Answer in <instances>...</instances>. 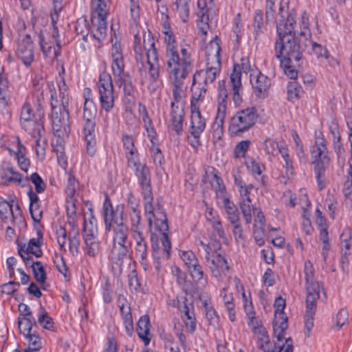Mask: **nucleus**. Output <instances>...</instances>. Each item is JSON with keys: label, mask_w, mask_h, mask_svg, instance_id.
I'll return each mask as SVG.
<instances>
[{"label": "nucleus", "mask_w": 352, "mask_h": 352, "mask_svg": "<svg viewBox=\"0 0 352 352\" xmlns=\"http://www.w3.org/2000/svg\"><path fill=\"white\" fill-rule=\"evenodd\" d=\"M177 307L181 313V317L185 324V327L190 333H193L196 330V318L194 313V304L192 300L189 301L186 296L177 297Z\"/></svg>", "instance_id": "f8f14e48"}, {"label": "nucleus", "mask_w": 352, "mask_h": 352, "mask_svg": "<svg viewBox=\"0 0 352 352\" xmlns=\"http://www.w3.org/2000/svg\"><path fill=\"white\" fill-rule=\"evenodd\" d=\"M254 333L258 336V348L263 352H276V349H272L270 337L265 327L257 329Z\"/></svg>", "instance_id": "7c9ffc66"}, {"label": "nucleus", "mask_w": 352, "mask_h": 352, "mask_svg": "<svg viewBox=\"0 0 352 352\" xmlns=\"http://www.w3.org/2000/svg\"><path fill=\"white\" fill-rule=\"evenodd\" d=\"M306 306L311 307H317V300L320 298V292L322 288V285L320 282H315L306 284Z\"/></svg>", "instance_id": "5701e85b"}, {"label": "nucleus", "mask_w": 352, "mask_h": 352, "mask_svg": "<svg viewBox=\"0 0 352 352\" xmlns=\"http://www.w3.org/2000/svg\"><path fill=\"white\" fill-rule=\"evenodd\" d=\"M264 150L268 154L275 156L279 153L280 146L274 140L267 138L263 142Z\"/></svg>", "instance_id": "6e6d98bb"}, {"label": "nucleus", "mask_w": 352, "mask_h": 352, "mask_svg": "<svg viewBox=\"0 0 352 352\" xmlns=\"http://www.w3.org/2000/svg\"><path fill=\"white\" fill-rule=\"evenodd\" d=\"M124 206L117 205L113 207L109 197L106 195L102 206V217L104 222L105 231H113V249L117 248L116 244L126 243L128 241L129 229L123 222Z\"/></svg>", "instance_id": "f03ea898"}, {"label": "nucleus", "mask_w": 352, "mask_h": 352, "mask_svg": "<svg viewBox=\"0 0 352 352\" xmlns=\"http://www.w3.org/2000/svg\"><path fill=\"white\" fill-rule=\"evenodd\" d=\"M185 112L184 109L171 108L170 111V128L177 135H179L183 131V122Z\"/></svg>", "instance_id": "bb28decb"}, {"label": "nucleus", "mask_w": 352, "mask_h": 352, "mask_svg": "<svg viewBox=\"0 0 352 352\" xmlns=\"http://www.w3.org/2000/svg\"><path fill=\"white\" fill-rule=\"evenodd\" d=\"M201 74V73L200 72H195L193 75L192 83L191 86L192 99L193 100H200L202 97H204L207 90V88L206 87V85H204L201 86V83H198L197 85L198 77Z\"/></svg>", "instance_id": "e433bc0d"}, {"label": "nucleus", "mask_w": 352, "mask_h": 352, "mask_svg": "<svg viewBox=\"0 0 352 352\" xmlns=\"http://www.w3.org/2000/svg\"><path fill=\"white\" fill-rule=\"evenodd\" d=\"M206 126V119L201 116V112L192 102H191L190 125L189 128L190 135L188 140L190 144L195 148H197L201 144L200 135Z\"/></svg>", "instance_id": "9b49d317"}, {"label": "nucleus", "mask_w": 352, "mask_h": 352, "mask_svg": "<svg viewBox=\"0 0 352 352\" xmlns=\"http://www.w3.org/2000/svg\"><path fill=\"white\" fill-rule=\"evenodd\" d=\"M316 307H311L306 306V312L304 317L305 334L307 337L310 336L311 331L314 327V316Z\"/></svg>", "instance_id": "a18cd8bd"}, {"label": "nucleus", "mask_w": 352, "mask_h": 352, "mask_svg": "<svg viewBox=\"0 0 352 352\" xmlns=\"http://www.w3.org/2000/svg\"><path fill=\"white\" fill-rule=\"evenodd\" d=\"M207 263L212 275L217 279H220L222 274H225L226 272L229 270V266L223 252H217V254L212 255L210 262Z\"/></svg>", "instance_id": "6ab92c4d"}, {"label": "nucleus", "mask_w": 352, "mask_h": 352, "mask_svg": "<svg viewBox=\"0 0 352 352\" xmlns=\"http://www.w3.org/2000/svg\"><path fill=\"white\" fill-rule=\"evenodd\" d=\"M300 92H302V88L297 82L292 81L288 83L287 96L289 100L293 101L298 99Z\"/></svg>", "instance_id": "603ef678"}, {"label": "nucleus", "mask_w": 352, "mask_h": 352, "mask_svg": "<svg viewBox=\"0 0 352 352\" xmlns=\"http://www.w3.org/2000/svg\"><path fill=\"white\" fill-rule=\"evenodd\" d=\"M197 7L199 8V11L197 12V16L199 19H200L197 25L199 28V33H201L202 36H206L209 28V25L208 23L209 17L207 14L208 9L206 8V1L198 0Z\"/></svg>", "instance_id": "b1692460"}, {"label": "nucleus", "mask_w": 352, "mask_h": 352, "mask_svg": "<svg viewBox=\"0 0 352 352\" xmlns=\"http://www.w3.org/2000/svg\"><path fill=\"white\" fill-rule=\"evenodd\" d=\"M226 212L231 224H236L239 221V217L237 208L229 199H224Z\"/></svg>", "instance_id": "79ce46f5"}, {"label": "nucleus", "mask_w": 352, "mask_h": 352, "mask_svg": "<svg viewBox=\"0 0 352 352\" xmlns=\"http://www.w3.org/2000/svg\"><path fill=\"white\" fill-rule=\"evenodd\" d=\"M93 13L96 18L106 19L109 14L107 9V0H96L93 2Z\"/></svg>", "instance_id": "37998d69"}, {"label": "nucleus", "mask_w": 352, "mask_h": 352, "mask_svg": "<svg viewBox=\"0 0 352 352\" xmlns=\"http://www.w3.org/2000/svg\"><path fill=\"white\" fill-rule=\"evenodd\" d=\"M172 85L173 101L170 103L171 108L184 109V98L185 97L184 79L182 78H169Z\"/></svg>", "instance_id": "f3484780"}, {"label": "nucleus", "mask_w": 352, "mask_h": 352, "mask_svg": "<svg viewBox=\"0 0 352 352\" xmlns=\"http://www.w3.org/2000/svg\"><path fill=\"white\" fill-rule=\"evenodd\" d=\"M85 250L87 255L95 257L100 251V242L97 234H84Z\"/></svg>", "instance_id": "c85d7f7f"}, {"label": "nucleus", "mask_w": 352, "mask_h": 352, "mask_svg": "<svg viewBox=\"0 0 352 352\" xmlns=\"http://www.w3.org/2000/svg\"><path fill=\"white\" fill-rule=\"evenodd\" d=\"M41 117L39 113L37 118L21 124L22 128L32 137L43 136L45 131Z\"/></svg>", "instance_id": "4be33fe9"}, {"label": "nucleus", "mask_w": 352, "mask_h": 352, "mask_svg": "<svg viewBox=\"0 0 352 352\" xmlns=\"http://www.w3.org/2000/svg\"><path fill=\"white\" fill-rule=\"evenodd\" d=\"M76 31L78 34H81L82 39L87 41V37L90 32L89 25L85 19H80L76 22Z\"/></svg>", "instance_id": "bf43d9fd"}, {"label": "nucleus", "mask_w": 352, "mask_h": 352, "mask_svg": "<svg viewBox=\"0 0 352 352\" xmlns=\"http://www.w3.org/2000/svg\"><path fill=\"white\" fill-rule=\"evenodd\" d=\"M279 153L281 155L285 162L287 174L288 175L289 173L290 175H292L294 170L293 161L289 157L287 148L285 145L280 144L279 148Z\"/></svg>", "instance_id": "13d9d810"}, {"label": "nucleus", "mask_w": 352, "mask_h": 352, "mask_svg": "<svg viewBox=\"0 0 352 352\" xmlns=\"http://www.w3.org/2000/svg\"><path fill=\"white\" fill-rule=\"evenodd\" d=\"M144 211L150 229L152 228L153 221L158 227V230L162 234L161 241L164 248V252L169 256V251L171 249V243L168 236L167 232L168 231V219L166 213L160 208L158 205V208L154 212V207L153 206V193L151 195V199L144 197Z\"/></svg>", "instance_id": "20e7f679"}, {"label": "nucleus", "mask_w": 352, "mask_h": 352, "mask_svg": "<svg viewBox=\"0 0 352 352\" xmlns=\"http://www.w3.org/2000/svg\"><path fill=\"white\" fill-rule=\"evenodd\" d=\"M30 179L35 186V190L37 193H42L45 191L46 185L37 173H34L30 175Z\"/></svg>", "instance_id": "774afa93"}, {"label": "nucleus", "mask_w": 352, "mask_h": 352, "mask_svg": "<svg viewBox=\"0 0 352 352\" xmlns=\"http://www.w3.org/2000/svg\"><path fill=\"white\" fill-rule=\"evenodd\" d=\"M250 140H242L239 142L234 150V157L235 158H239L245 157V155L250 145Z\"/></svg>", "instance_id": "e2e57ef3"}, {"label": "nucleus", "mask_w": 352, "mask_h": 352, "mask_svg": "<svg viewBox=\"0 0 352 352\" xmlns=\"http://www.w3.org/2000/svg\"><path fill=\"white\" fill-rule=\"evenodd\" d=\"M96 85L100 107L106 112H109L115 104L114 87L111 74L105 71L101 72Z\"/></svg>", "instance_id": "6e6552de"}, {"label": "nucleus", "mask_w": 352, "mask_h": 352, "mask_svg": "<svg viewBox=\"0 0 352 352\" xmlns=\"http://www.w3.org/2000/svg\"><path fill=\"white\" fill-rule=\"evenodd\" d=\"M38 37V43L45 56H47L51 53L52 49H54V54L55 57H57L60 54V50H58V48L56 49V47H54V42H47L45 41V36L42 32H39Z\"/></svg>", "instance_id": "ea45409f"}, {"label": "nucleus", "mask_w": 352, "mask_h": 352, "mask_svg": "<svg viewBox=\"0 0 352 352\" xmlns=\"http://www.w3.org/2000/svg\"><path fill=\"white\" fill-rule=\"evenodd\" d=\"M135 245V255L141 259L142 263L145 262L148 256V247L145 239L140 230H135L133 236Z\"/></svg>", "instance_id": "393cba45"}, {"label": "nucleus", "mask_w": 352, "mask_h": 352, "mask_svg": "<svg viewBox=\"0 0 352 352\" xmlns=\"http://www.w3.org/2000/svg\"><path fill=\"white\" fill-rule=\"evenodd\" d=\"M38 322L44 329L48 330H52L54 327L52 318L48 315L44 307L41 306L39 308Z\"/></svg>", "instance_id": "de8ad7c7"}, {"label": "nucleus", "mask_w": 352, "mask_h": 352, "mask_svg": "<svg viewBox=\"0 0 352 352\" xmlns=\"http://www.w3.org/2000/svg\"><path fill=\"white\" fill-rule=\"evenodd\" d=\"M221 40L218 36H215L205 47V56L207 65H221Z\"/></svg>", "instance_id": "a211bd4d"}, {"label": "nucleus", "mask_w": 352, "mask_h": 352, "mask_svg": "<svg viewBox=\"0 0 352 352\" xmlns=\"http://www.w3.org/2000/svg\"><path fill=\"white\" fill-rule=\"evenodd\" d=\"M311 154L318 187L320 190H322L326 186L325 171L330 162L326 141L322 135L316 138L315 144L312 146Z\"/></svg>", "instance_id": "7ed1b4c3"}, {"label": "nucleus", "mask_w": 352, "mask_h": 352, "mask_svg": "<svg viewBox=\"0 0 352 352\" xmlns=\"http://www.w3.org/2000/svg\"><path fill=\"white\" fill-rule=\"evenodd\" d=\"M138 183L142 190L143 197L151 199L152 192L151 176L138 179Z\"/></svg>", "instance_id": "4d7b16f0"}, {"label": "nucleus", "mask_w": 352, "mask_h": 352, "mask_svg": "<svg viewBox=\"0 0 352 352\" xmlns=\"http://www.w3.org/2000/svg\"><path fill=\"white\" fill-rule=\"evenodd\" d=\"M239 191L241 198L240 208L246 223L250 224L252 222L251 200L249 196L250 191L248 190V187H245Z\"/></svg>", "instance_id": "a878e982"}, {"label": "nucleus", "mask_w": 352, "mask_h": 352, "mask_svg": "<svg viewBox=\"0 0 352 352\" xmlns=\"http://www.w3.org/2000/svg\"><path fill=\"white\" fill-rule=\"evenodd\" d=\"M250 80L255 96L260 98H264L267 96L270 87V79L260 72L256 74H251Z\"/></svg>", "instance_id": "2eb2a0df"}, {"label": "nucleus", "mask_w": 352, "mask_h": 352, "mask_svg": "<svg viewBox=\"0 0 352 352\" xmlns=\"http://www.w3.org/2000/svg\"><path fill=\"white\" fill-rule=\"evenodd\" d=\"M251 65L248 58L243 57L241 59V64L234 65L233 72L230 75V85L232 91V99L236 105H239L242 102V84H241V71L247 74L250 71Z\"/></svg>", "instance_id": "9d476101"}, {"label": "nucleus", "mask_w": 352, "mask_h": 352, "mask_svg": "<svg viewBox=\"0 0 352 352\" xmlns=\"http://www.w3.org/2000/svg\"><path fill=\"white\" fill-rule=\"evenodd\" d=\"M36 193H37L36 192H35L32 190V188H30L29 190L28 191V195L29 197L30 201L29 210H30L31 217L34 221L39 222L42 217L43 212L39 211L38 214H35L34 213V206H35V204H38L39 201V198H38V195H36Z\"/></svg>", "instance_id": "c03bdc74"}, {"label": "nucleus", "mask_w": 352, "mask_h": 352, "mask_svg": "<svg viewBox=\"0 0 352 352\" xmlns=\"http://www.w3.org/2000/svg\"><path fill=\"white\" fill-rule=\"evenodd\" d=\"M35 264L36 265L32 270L34 276L38 282L43 283L45 282L47 276L43 264L40 261H36Z\"/></svg>", "instance_id": "338daca9"}, {"label": "nucleus", "mask_w": 352, "mask_h": 352, "mask_svg": "<svg viewBox=\"0 0 352 352\" xmlns=\"http://www.w3.org/2000/svg\"><path fill=\"white\" fill-rule=\"evenodd\" d=\"M188 270L194 281L201 284L202 286H205L207 283V279L204 277L202 267L199 265V262L197 265L192 266V268H188Z\"/></svg>", "instance_id": "49530a36"}, {"label": "nucleus", "mask_w": 352, "mask_h": 352, "mask_svg": "<svg viewBox=\"0 0 352 352\" xmlns=\"http://www.w3.org/2000/svg\"><path fill=\"white\" fill-rule=\"evenodd\" d=\"M115 82L120 87H123L126 96H131L134 92V88L130 75L126 74L114 79Z\"/></svg>", "instance_id": "4c0bfd02"}, {"label": "nucleus", "mask_w": 352, "mask_h": 352, "mask_svg": "<svg viewBox=\"0 0 352 352\" xmlns=\"http://www.w3.org/2000/svg\"><path fill=\"white\" fill-rule=\"evenodd\" d=\"M16 55L28 66L34 58L33 42L30 34L20 35L16 41Z\"/></svg>", "instance_id": "ddd939ff"}, {"label": "nucleus", "mask_w": 352, "mask_h": 352, "mask_svg": "<svg viewBox=\"0 0 352 352\" xmlns=\"http://www.w3.org/2000/svg\"><path fill=\"white\" fill-rule=\"evenodd\" d=\"M228 91L225 87V81H219L218 87V108L215 121L212 125L213 131H223V120L227 109Z\"/></svg>", "instance_id": "4468645a"}, {"label": "nucleus", "mask_w": 352, "mask_h": 352, "mask_svg": "<svg viewBox=\"0 0 352 352\" xmlns=\"http://www.w3.org/2000/svg\"><path fill=\"white\" fill-rule=\"evenodd\" d=\"M58 89H59V97L61 99V105L62 106H68L69 105V94H68V87L65 82V80L62 78L58 82Z\"/></svg>", "instance_id": "680f3d73"}, {"label": "nucleus", "mask_w": 352, "mask_h": 352, "mask_svg": "<svg viewBox=\"0 0 352 352\" xmlns=\"http://www.w3.org/2000/svg\"><path fill=\"white\" fill-rule=\"evenodd\" d=\"M164 41L166 44V55L170 54L172 56H174V52L177 50V46L175 41V37L173 32L164 34Z\"/></svg>", "instance_id": "3c124183"}, {"label": "nucleus", "mask_w": 352, "mask_h": 352, "mask_svg": "<svg viewBox=\"0 0 352 352\" xmlns=\"http://www.w3.org/2000/svg\"><path fill=\"white\" fill-rule=\"evenodd\" d=\"M22 148L25 149V148L19 143L18 151L16 153V158L20 168L25 172H28L30 162L23 153Z\"/></svg>", "instance_id": "864d4df0"}, {"label": "nucleus", "mask_w": 352, "mask_h": 352, "mask_svg": "<svg viewBox=\"0 0 352 352\" xmlns=\"http://www.w3.org/2000/svg\"><path fill=\"white\" fill-rule=\"evenodd\" d=\"M52 129L56 135L60 137L68 135L70 132V122L68 106L58 107L52 102Z\"/></svg>", "instance_id": "1a4fd4ad"}, {"label": "nucleus", "mask_w": 352, "mask_h": 352, "mask_svg": "<svg viewBox=\"0 0 352 352\" xmlns=\"http://www.w3.org/2000/svg\"><path fill=\"white\" fill-rule=\"evenodd\" d=\"M258 116V111L254 107L238 111L230 118L228 126L230 134L232 136L241 135L255 125Z\"/></svg>", "instance_id": "423d86ee"}, {"label": "nucleus", "mask_w": 352, "mask_h": 352, "mask_svg": "<svg viewBox=\"0 0 352 352\" xmlns=\"http://www.w3.org/2000/svg\"><path fill=\"white\" fill-rule=\"evenodd\" d=\"M125 156L127 160V166L129 168L136 169L143 164L140 162L138 151H126L125 152Z\"/></svg>", "instance_id": "052dcab7"}, {"label": "nucleus", "mask_w": 352, "mask_h": 352, "mask_svg": "<svg viewBox=\"0 0 352 352\" xmlns=\"http://www.w3.org/2000/svg\"><path fill=\"white\" fill-rule=\"evenodd\" d=\"M280 66L283 67L284 70V73L290 78V79H296L298 76V72L295 69V67L299 65L296 64L294 60L288 61V63H283V59H280Z\"/></svg>", "instance_id": "09e8293b"}, {"label": "nucleus", "mask_w": 352, "mask_h": 352, "mask_svg": "<svg viewBox=\"0 0 352 352\" xmlns=\"http://www.w3.org/2000/svg\"><path fill=\"white\" fill-rule=\"evenodd\" d=\"M174 52V56L170 54L166 55L167 72L169 78H186L192 69V60L190 53L186 49Z\"/></svg>", "instance_id": "39448f33"}, {"label": "nucleus", "mask_w": 352, "mask_h": 352, "mask_svg": "<svg viewBox=\"0 0 352 352\" xmlns=\"http://www.w3.org/2000/svg\"><path fill=\"white\" fill-rule=\"evenodd\" d=\"M263 25V12L260 10H256L254 16L253 27L254 29L255 36L254 39L258 40L260 32H261V28Z\"/></svg>", "instance_id": "5fc2aeb1"}, {"label": "nucleus", "mask_w": 352, "mask_h": 352, "mask_svg": "<svg viewBox=\"0 0 352 352\" xmlns=\"http://www.w3.org/2000/svg\"><path fill=\"white\" fill-rule=\"evenodd\" d=\"M190 0H176L175 5V13L182 20L184 23L188 21L190 12Z\"/></svg>", "instance_id": "c9c22d12"}, {"label": "nucleus", "mask_w": 352, "mask_h": 352, "mask_svg": "<svg viewBox=\"0 0 352 352\" xmlns=\"http://www.w3.org/2000/svg\"><path fill=\"white\" fill-rule=\"evenodd\" d=\"M36 324L35 318L32 315L23 318H18V326L21 333L25 335V333L30 334L32 331V327Z\"/></svg>", "instance_id": "a19ab883"}, {"label": "nucleus", "mask_w": 352, "mask_h": 352, "mask_svg": "<svg viewBox=\"0 0 352 352\" xmlns=\"http://www.w3.org/2000/svg\"><path fill=\"white\" fill-rule=\"evenodd\" d=\"M89 30L93 38L99 42L103 41L107 36V19L96 18L95 15H92Z\"/></svg>", "instance_id": "412c9836"}, {"label": "nucleus", "mask_w": 352, "mask_h": 352, "mask_svg": "<svg viewBox=\"0 0 352 352\" xmlns=\"http://www.w3.org/2000/svg\"><path fill=\"white\" fill-rule=\"evenodd\" d=\"M304 274L306 284L316 282L314 278V268L310 261H305L304 264Z\"/></svg>", "instance_id": "0e129e2a"}, {"label": "nucleus", "mask_w": 352, "mask_h": 352, "mask_svg": "<svg viewBox=\"0 0 352 352\" xmlns=\"http://www.w3.org/2000/svg\"><path fill=\"white\" fill-rule=\"evenodd\" d=\"M221 65H208V68L206 71L200 70L196 72L201 73L198 78L204 79V83L207 85L208 83H212L217 78V75L219 74Z\"/></svg>", "instance_id": "473e14b6"}, {"label": "nucleus", "mask_w": 352, "mask_h": 352, "mask_svg": "<svg viewBox=\"0 0 352 352\" xmlns=\"http://www.w3.org/2000/svg\"><path fill=\"white\" fill-rule=\"evenodd\" d=\"M287 317L283 318L282 319L274 318V333L276 338L275 342H282L284 338L285 330L287 329Z\"/></svg>", "instance_id": "f704fd0d"}, {"label": "nucleus", "mask_w": 352, "mask_h": 352, "mask_svg": "<svg viewBox=\"0 0 352 352\" xmlns=\"http://www.w3.org/2000/svg\"><path fill=\"white\" fill-rule=\"evenodd\" d=\"M111 54L112 60L111 68L114 79L128 74L129 73L124 72V57L119 44L115 43L113 45Z\"/></svg>", "instance_id": "dca6fc26"}, {"label": "nucleus", "mask_w": 352, "mask_h": 352, "mask_svg": "<svg viewBox=\"0 0 352 352\" xmlns=\"http://www.w3.org/2000/svg\"><path fill=\"white\" fill-rule=\"evenodd\" d=\"M143 45L146 52L147 60H156L158 58L157 50L155 47V38L150 30L144 34Z\"/></svg>", "instance_id": "cd10ccee"}, {"label": "nucleus", "mask_w": 352, "mask_h": 352, "mask_svg": "<svg viewBox=\"0 0 352 352\" xmlns=\"http://www.w3.org/2000/svg\"><path fill=\"white\" fill-rule=\"evenodd\" d=\"M279 19L276 23V32L278 38L275 43V56L283 59V63L294 60L297 65L302 58V53L310 43L309 39L296 36L295 14L280 6L278 13Z\"/></svg>", "instance_id": "f257e3e1"}, {"label": "nucleus", "mask_w": 352, "mask_h": 352, "mask_svg": "<svg viewBox=\"0 0 352 352\" xmlns=\"http://www.w3.org/2000/svg\"><path fill=\"white\" fill-rule=\"evenodd\" d=\"M1 177L8 183H16L22 187L28 184L29 178L25 177L23 178L22 175L18 172L14 171L12 166L8 163H3L1 166Z\"/></svg>", "instance_id": "aec40b11"}, {"label": "nucleus", "mask_w": 352, "mask_h": 352, "mask_svg": "<svg viewBox=\"0 0 352 352\" xmlns=\"http://www.w3.org/2000/svg\"><path fill=\"white\" fill-rule=\"evenodd\" d=\"M97 108L93 100L85 98L83 109L84 135L86 141L87 152L90 156L96 153V122Z\"/></svg>", "instance_id": "0eeeda50"}, {"label": "nucleus", "mask_w": 352, "mask_h": 352, "mask_svg": "<svg viewBox=\"0 0 352 352\" xmlns=\"http://www.w3.org/2000/svg\"><path fill=\"white\" fill-rule=\"evenodd\" d=\"M88 217H84L82 231L84 234H98L97 219L94 215L92 208H89Z\"/></svg>", "instance_id": "2f4dec72"}, {"label": "nucleus", "mask_w": 352, "mask_h": 352, "mask_svg": "<svg viewBox=\"0 0 352 352\" xmlns=\"http://www.w3.org/2000/svg\"><path fill=\"white\" fill-rule=\"evenodd\" d=\"M79 188L78 182L72 176L69 175L68 178L67 185L66 188V193L68 197H70L72 201V209L71 210V214H76V206L74 203V199H73L74 195L76 193L77 190Z\"/></svg>", "instance_id": "58836bf2"}, {"label": "nucleus", "mask_w": 352, "mask_h": 352, "mask_svg": "<svg viewBox=\"0 0 352 352\" xmlns=\"http://www.w3.org/2000/svg\"><path fill=\"white\" fill-rule=\"evenodd\" d=\"M173 274L176 277L177 283L182 287L183 290L186 293H195L194 289L191 288V283L187 281L186 275L178 267L172 269Z\"/></svg>", "instance_id": "72a5a7b5"}, {"label": "nucleus", "mask_w": 352, "mask_h": 352, "mask_svg": "<svg viewBox=\"0 0 352 352\" xmlns=\"http://www.w3.org/2000/svg\"><path fill=\"white\" fill-rule=\"evenodd\" d=\"M274 307L276 308L274 313V318L282 319L287 317L284 313L285 307V300L281 296L276 298L274 302Z\"/></svg>", "instance_id": "69168bd1"}, {"label": "nucleus", "mask_w": 352, "mask_h": 352, "mask_svg": "<svg viewBox=\"0 0 352 352\" xmlns=\"http://www.w3.org/2000/svg\"><path fill=\"white\" fill-rule=\"evenodd\" d=\"M38 117L33 113V109L29 103H25L21 108L20 121L21 124H23L28 121H30Z\"/></svg>", "instance_id": "8fccbe9b"}, {"label": "nucleus", "mask_w": 352, "mask_h": 352, "mask_svg": "<svg viewBox=\"0 0 352 352\" xmlns=\"http://www.w3.org/2000/svg\"><path fill=\"white\" fill-rule=\"evenodd\" d=\"M150 331V320L148 315L142 316L137 324V333L139 338L143 341L145 345H148L150 342L148 338Z\"/></svg>", "instance_id": "c756f323"}]
</instances>
